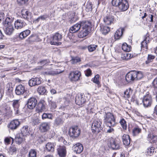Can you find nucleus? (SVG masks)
Here are the masks:
<instances>
[{"mask_svg": "<svg viewBox=\"0 0 157 157\" xmlns=\"http://www.w3.org/2000/svg\"><path fill=\"white\" fill-rule=\"evenodd\" d=\"M151 40V39L149 37L148 34H147L145 35L143 41L141 42V49L147 51V44Z\"/></svg>", "mask_w": 157, "mask_h": 157, "instance_id": "14", "label": "nucleus"}, {"mask_svg": "<svg viewBox=\"0 0 157 157\" xmlns=\"http://www.w3.org/2000/svg\"><path fill=\"white\" fill-rule=\"evenodd\" d=\"M20 123L18 120H14L11 121L8 125L9 129L12 130L16 129L19 126Z\"/></svg>", "mask_w": 157, "mask_h": 157, "instance_id": "15", "label": "nucleus"}, {"mask_svg": "<svg viewBox=\"0 0 157 157\" xmlns=\"http://www.w3.org/2000/svg\"><path fill=\"white\" fill-rule=\"evenodd\" d=\"M63 71H61L59 69L53 70L50 69L44 72V74L46 75H54L60 74L63 72Z\"/></svg>", "mask_w": 157, "mask_h": 157, "instance_id": "25", "label": "nucleus"}, {"mask_svg": "<svg viewBox=\"0 0 157 157\" xmlns=\"http://www.w3.org/2000/svg\"><path fill=\"white\" fill-rule=\"evenodd\" d=\"M24 136L21 134H19L17 135L15 140L18 144H21L23 142L24 140Z\"/></svg>", "mask_w": 157, "mask_h": 157, "instance_id": "36", "label": "nucleus"}, {"mask_svg": "<svg viewBox=\"0 0 157 157\" xmlns=\"http://www.w3.org/2000/svg\"><path fill=\"white\" fill-rule=\"evenodd\" d=\"M38 92L40 94L43 95L46 92V90L44 86H39L38 88Z\"/></svg>", "mask_w": 157, "mask_h": 157, "instance_id": "43", "label": "nucleus"}, {"mask_svg": "<svg viewBox=\"0 0 157 157\" xmlns=\"http://www.w3.org/2000/svg\"><path fill=\"white\" fill-rule=\"evenodd\" d=\"M124 30V28H120L116 31L114 35L116 40L120 39L121 38Z\"/></svg>", "mask_w": 157, "mask_h": 157, "instance_id": "26", "label": "nucleus"}, {"mask_svg": "<svg viewBox=\"0 0 157 157\" xmlns=\"http://www.w3.org/2000/svg\"><path fill=\"white\" fill-rule=\"evenodd\" d=\"M86 97L84 94H78L75 97V102L76 104L80 105L86 101Z\"/></svg>", "mask_w": 157, "mask_h": 157, "instance_id": "12", "label": "nucleus"}, {"mask_svg": "<svg viewBox=\"0 0 157 157\" xmlns=\"http://www.w3.org/2000/svg\"><path fill=\"white\" fill-rule=\"evenodd\" d=\"M50 128L49 123L44 122L42 123L40 126V129L42 132H46L48 131Z\"/></svg>", "mask_w": 157, "mask_h": 157, "instance_id": "29", "label": "nucleus"}, {"mask_svg": "<svg viewBox=\"0 0 157 157\" xmlns=\"http://www.w3.org/2000/svg\"><path fill=\"white\" fill-rule=\"evenodd\" d=\"M132 90L131 88L126 90L124 92L125 96L127 98H129L132 94Z\"/></svg>", "mask_w": 157, "mask_h": 157, "instance_id": "44", "label": "nucleus"}, {"mask_svg": "<svg viewBox=\"0 0 157 157\" xmlns=\"http://www.w3.org/2000/svg\"><path fill=\"white\" fill-rule=\"evenodd\" d=\"M85 75L87 77L90 76L92 74V71L89 68L85 70L84 71Z\"/></svg>", "mask_w": 157, "mask_h": 157, "instance_id": "56", "label": "nucleus"}, {"mask_svg": "<svg viewBox=\"0 0 157 157\" xmlns=\"http://www.w3.org/2000/svg\"><path fill=\"white\" fill-rule=\"evenodd\" d=\"M62 38V35L58 33H56L51 37L50 44L51 45H60L61 43L60 42Z\"/></svg>", "mask_w": 157, "mask_h": 157, "instance_id": "7", "label": "nucleus"}, {"mask_svg": "<svg viewBox=\"0 0 157 157\" xmlns=\"http://www.w3.org/2000/svg\"><path fill=\"white\" fill-rule=\"evenodd\" d=\"M83 22H84V21H80L79 23H77L74 25V27L75 28V30H76L77 31H78L80 28L82 27V24Z\"/></svg>", "mask_w": 157, "mask_h": 157, "instance_id": "50", "label": "nucleus"}, {"mask_svg": "<svg viewBox=\"0 0 157 157\" xmlns=\"http://www.w3.org/2000/svg\"><path fill=\"white\" fill-rule=\"evenodd\" d=\"M156 17V15L155 13H153L152 14H149L147 16V18L150 19V21L153 22L154 21V18Z\"/></svg>", "mask_w": 157, "mask_h": 157, "instance_id": "53", "label": "nucleus"}, {"mask_svg": "<svg viewBox=\"0 0 157 157\" xmlns=\"http://www.w3.org/2000/svg\"><path fill=\"white\" fill-rule=\"evenodd\" d=\"M147 140L151 143H157V136L150 133L148 134Z\"/></svg>", "mask_w": 157, "mask_h": 157, "instance_id": "27", "label": "nucleus"}, {"mask_svg": "<svg viewBox=\"0 0 157 157\" xmlns=\"http://www.w3.org/2000/svg\"><path fill=\"white\" fill-rule=\"evenodd\" d=\"M80 133V129L77 126H74L71 127L69 131V134L71 137L76 138Z\"/></svg>", "mask_w": 157, "mask_h": 157, "instance_id": "9", "label": "nucleus"}, {"mask_svg": "<svg viewBox=\"0 0 157 157\" xmlns=\"http://www.w3.org/2000/svg\"><path fill=\"white\" fill-rule=\"evenodd\" d=\"M36 152L35 150L31 149L29 153V157H36Z\"/></svg>", "mask_w": 157, "mask_h": 157, "instance_id": "49", "label": "nucleus"}, {"mask_svg": "<svg viewBox=\"0 0 157 157\" xmlns=\"http://www.w3.org/2000/svg\"><path fill=\"white\" fill-rule=\"evenodd\" d=\"M41 82L40 78L38 77L32 78L28 82L29 85L31 87L40 84Z\"/></svg>", "mask_w": 157, "mask_h": 157, "instance_id": "16", "label": "nucleus"}, {"mask_svg": "<svg viewBox=\"0 0 157 157\" xmlns=\"http://www.w3.org/2000/svg\"><path fill=\"white\" fill-rule=\"evenodd\" d=\"M97 46V45L92 44L88 46L87 48L89 52H92L96 49Z\"/></svg>", "mask_w": 157, "mask_h": 157, "instance_id": "51", "label": "nucleus"}, {"mask_svg": "<svg viewBox=\"0 0 157 157\" xmlns=\"http://www.w3.org/2000/svg\"><path fill=\"white\" fill-rule=\"evenodd\" d=\"M103 20L106 24L110 25L113 22V16L111 14L107 15L104 17Z\"/></svg>", "mask_w": 157, "mask_h": 157, "instance_id": "22", "label": "nucleus"}, {"mask_svg": "<svg viewBox=\"0 0 157 157\" xmlns=\"http://www.w3.org/2000/svg\"><path fill=\"white\" fill-rule=\"evenodd\" d=\"M99 75L98 74L95 75L94 78L92 79L93 82L98 85V87H100V82L99 81Z\"/></svg>", "mask_w": 157, "mask_h": 157, "instance_id": "38", "label": "nucleus"}, {"mask_svg": "<svg viewBox=\"0 0 157 157\" xmlns=\"http://www.w3.org/2000/svg\"><path fill=\"white\" fill-rule=\"evenodd\" d=\"M128 2L125 0H123L118 6L119 9L122 11H126L128 8Z\"/></svg>", "mask_w": 157, "mask_h": 157, "instance_id": "23", "label": "nucleus"}, {"mask_svg": "<svg viewBox=\"0 0 157 157\" xmlns=\"http://www.w3.org/2000/svg\"><path fill=\"white\" fill-rule=\"evenodd\" d=\"M42 118L43 119H44L46 118H48L50 119H52L53 118V115L51 113H44L42 115Z\"/></svg>", "mask_w": 157, "mask_h": 157, "instance_id": "41", "label": "nucleus"}, {"mask_svg": "<svg viewBox=\"0 0 157 157\" xmlns=\"http://www.w3.org/2000/svg\"><path fill=\"white\" fill-rule=\"evenodd\" d=\"M48 61L47 60H44L38 63L40 64L41 65H44L48 63Z\"/></svg>", "mask_w": 157, "mask_h": 157, "instance_id": "62", "label": "nucleus"}, {"mask_svg": "<svg viewBox=\"0 0 157 157\" xmlns=\"http://www.w3.org/2000/svg\"><path fill=\"white\" fill-rule=\"evenodd\" d=\"M155 58V56H154L148 54L147 57V60L146 61V63L148 64L150 62H152Z\"/></svg>", "mask_w": 157, "mask_h": 157, "instance_id": "48", "label": "nucleus"}, {"mask_svg": "<svg viewBox=\"0 0 157 157\" xmlns=\"http://www.w3.org/2000/svg\"><path fill=\"white\" fill-rule=\"evenodd\" d=\"M152 84L154 88H157V77L153 80Z\"/></svg>", "mask_w": 157, "mask_h": 157, "instance_id": "60", "label": "nucleus"}, {"mask_svg": "<svg viewBox=\"0 0 157 157\" xmlns=\"http://www.w3.org/2000/svg\"><path fill=\"white\" fill-rule=\"evenodd\" d=\"M46 103L44 100L40 101L38 103L36 109L38 113H41L46 110Z\"/></svg>", "mask_w": 157, "mask_h": 157, "instance_id": "17", "label": "nucleus"}, {"mask_svg": "<svg viewBox=\"0 0 157 157\" xmlns=\"http://www.w3.org/2000/svg\"><path fill=\"white\" fill-rule=\"evenodd\" d=\"M37 103V100L36 98L34 97H31L27 101V107L29 109H33L35 108Z\"/></svg>", "mask_w": 157, "mask_h": 157, "instance_id": "13", "label": "nucleus"}, {"mask_svg": "<svg viewBox=\"0 0 157 157\" xmlns=\"http://www.w3.org/2000/svg\"><path fill=\"white\" fill-rule=\"evenodd\" d=\"M69 31L71 33H75L77 32L76 30H75V27H74V25L70 28L69 29Z\"/></svg>", "mask_w": 157, "mask_h": 157, "instance_id": "59", "label": "nucleus"}, {"mask_svg": "<svg viewBox=\"0 0 157 157\" xmlns=\"http://www.w3.org/2000/svg\"><path fill=\"white\" fill-rule=\"evenodd\" d=\"M12 105L15 115H19L21 114L20 109V100H14L12 101Z\"/></svg>", "mask_w": 157, "mask_h": 157, "instance_id": "10", "label": "nucleus"}, {"mask_svg": "<svg viewBox=\"0 0 157 157\" xmlns=\"http://www.w3.org/2000/svg\"><path fill=\"white\" fill-rule=\"evenodd\" d=\"M123 144L126 146H128L130 144V138L129 136L127 134H124L122 136Z\"/></svg>", "mask_w": 157, "mask_h": 157, "instance_id": "32", "label": "nucleus"}, {"mask_svg": "<svg viewBox=\"0 0 157 157\" xmlns=\"http://www.w3.org/2000/svg\"><path fill=\"white\" fill-rule=\"evenodd\" d=\"M81 61L80 58L78 57H72L71 60V62L72 64H75L78 63Z\"/></svg>", "mask_w": 157, "mask_h": 157, "instance_id": "45", "label": "nucleus"}, {"mask_svg": "<svg viewBox=\"0 0 157 157\" xmlns=\"http://www.w3.org/2000/svg\"><path fill=\"white\" fill-rule=\"evenodd\" d=\"M81 73L78 71H71L69 75V78L72 81H76L80 79Z\"/></svg>", "mask_w": 157, "mask_h": 157, "instance_id": "11", "label": "nucleus"}, {"mask_svg": "<svg viewBox=\"0 0 157 157\" xmlns=\"http://www.w3.org/2000/svg\"><path fill=\"white\" fill-rule=\"evenodd\" d=\"M143 103L145 107H150L152 103V99L151 96L149 92L147 93L143 98Z\"/></svg>", "mask_w": 157, "mask_h": 157, "instance_id": "8", "label": "nucleus"}, {"mask_svg": "<svg viewBox=\"0 0 157 157\" xmlns=\"http://www.w3.org/2000/svg\"><path fill=\"white\" fill-rule=\"evenodd\" d=\"M49 103L51 105V109L53 110L56 107V105L55 102L53 101H50Z\"/></svg>", "mask_w": 157, "mask_h": 157, "instance_id": "54", "label": "nucleus"}, {"mask_svg": "<svg viewBox=\"0 0 157 157\" xmlns=\"http://www.w3.org/2000/svg\"><path fill=\"white\" fill-rule=\"evenodd\" d=\"M31 123L34 125H37L39 123V120L37 118H32Z\"/></svg>", "mask_w": 157, "mask_h": 157, "instance_id": "55", "label": "nucleus"}, {"mask_svg": "<svg viewBox=\"0 0 157 157\" xmlns=\"http://www.w3.org/2000/svg\"><path fill=\"white\" fill-rule=\"evenodd\" d=\"M56 145V144L55 143H48L46 144V149L48 151L53 152L54 151Z\"/></svg>", "mask_w": 157, "mask_h": 157, "instance_id": "30", "label": "nucleus"}, {"mask_svg": "<svg viewBox=\"0 0 157 157\" xmlns=\"http://www.w3.org/2000/svg\"><path fill=\"white\" fill-rule=\"evenodd\" d=\"M29 0H17V2L20 5H23L25 3Z\"/></svg>", "mask_w": 157, "mask_h": 157, "instance_id": "57", "label": "nucleus"}, {"mask_svg": "<svg viewBox=\"0 0 157 157\" xmlns=\"http://www.w3.org/2000/svg\"><path fill=\"white\" fill-rule=\"evenodd\" d=\"M30 33L31 31L27 29L24 30L19 34V38L21 40L25 39Z\"/></svg>", "mask_w": 157, "mask_h": 157, "instance_id": "31", "label": "nucleus"}, {"mask_svg": "<svg viewBox=\"0 0 157 157\" xmlns=\"http://www.w3.org/2000/svg\"><path fill=\"white\" fill-rule=\"evenodd\" d=\"M13 18L11 16L7 17L3 22L4 26L6 28L4 29L5 34L8 35H11L13 33L14 29L11 23L13 20Z\"/></svg>", "mask_w": 157, "mask_h": 157, "instance_id": "2", "label": "nucleus"}, {"mask_svg": "<svg viewBox=\"0 0 157 157\" xmlns=\"http://www.w3.org/2000/svg\"><path fill=\"white\" fill-rule=\"evenodd\" d=\"M4 17V14L3 13L0 12V22L2 19H3Z\"/></svg>", "mask_w": 157, "mask_h": 157, "instance_id": "64", "label": "nucleus"}, {"mask_svg": "<svg viewBox=\"0 0 157 157\" xmlns=\"http://www.w3.org/2000/svg\"><path fill=\"white\" fill-rule=\"evenodd\" d=\"M106 141L109 147L113 149L117 150L120 148V141L114 139L112 137H109L106 140Z\"/></svg>", "mask_w": 157, "mask_h": 157, "instance_id": "6", "label": "nucleus"}, {"mask_svg": "<svg viewBox=\"0 0 157 157\" xmlns=\"http://www.w3.org/2000/svg\"><path fill=\"white\" fill-rule=\"evenodd\" d=\"M22 17L27 20L30 19L31 13L26 9H23L21 12Z\"/></svg>", "mask_w": 157, "mask_h": 157, "instance_id": "24", "label": "nucleus"}, {"mask_svg": "<svg viewBox=\"0 0 157 157\" xmlns=\"http://www.w3.org/2000/svg\"><path fill=\"white\" fill-rule=\"evenodd\" d=\"M26 25V23L24 21L18 19L15 21L14 26L17 29H21Z\"/></svg>", "mask_w": 157, "mask_h": 157, "instance_id": "19", "label": "nucleus"}, {"mask_svg": "<svg viewBox=\"0 0 157 157\" xmlns=\"http://www.w3.org/2000/svg\"><path fill=\"white\" fill-rule=\"evenodd\" d=\"M82 30L79 33L78 36L80 38H83L87 36L91 31V23L88 21H84L82 23Z\"/></svg>", "mask_w": 157, "mask_h": 157, "instance_id": "4", "label": "nucleus"}, {"mask_svg": "<svg viewBox=\"0 0 157 157\" xmlns=\"http://www.w3.org/2000/svg\"><path fill=\"white\" fill-rule=\"evenodd\" d=\"M103 121L108 127H114L116 123L113 115L110 112H105L104 115Z\"/></svg>", "mask_w": 157, "mask_h": 157, "instance_id": "3", "label": "nucleus"}, {"mask_svg": "<svg viewBox=\"0 0 157 157\" xmlns=\"http://www.w3.org/2000/svg\"><path fill=\"white\" fill-rule=\"evenodd\" d=\"M92 10L91 3L89 2L87 3L86 10L88 12L91 11Z\"/></svg>", "mask_w": 157, "mask_h": 157, "instance_id": "52", "label": "nucleus"}, {"mask_svg": "<svg viewBox=\"0 0 157 157\" xmlns=\"http://www.w3.org/2000/svg\"><path fill=\"white\" fill-rule=\"evenodd\" d=\"M109 128L106 131V132L107 133H112L114 131V130L113 128H112L113 127H109Z\"/></svg>", "mask_w": 157, "mask_h": 157, "instance_id": "61", "label": "nucleus"}, {"mask_svg": "<svg viewBox=\"0 0 157 157\" xmlns=\"http://www.w3.org/2000/svg\"><path fill=\"white\" fill-rule=\"evenodd\" d=\"M58 154L60 157H65L66 155V148L64 146H60L57 149Z\"/></svg>", "mask_w": 157, "mask_h": 157, "instance_id": "28", "label": "nucleus"}, {"mask_svg": "<svg viewBox=\"0 0 157 157\" xmlns=\"http://www.w3.org/2000/svg\"><path fill=\"white\" fill-rule=\"evenodd\" d=\"M119 123L123 129L125 130L127 129V125L126 122L124 119H121L119 121Z\"/></svg>", "mask_w": 157, "mask_h": 157, "instance_id": "42", "label": "nucleus"}, {"mask_svg": "<svg viewBox=\"0 0 157 157\" xmlns=\"http://www.w3.org/2000/svg\"><path fill=\"white\" fill-rule=\"evenodd\" d=\"M15 91L17 95H20L23 94L26 90L24 86L21 84L17 86Z\"/></svg>", "mask_w": 157, "mask_h": 157, "instance_id": "20", "label": "nucleus"}, {"mask_svg": "<svg viewBox=\"0 0 157 157\" xmlns=\"http://www.w3.org/2000/svg\"><path fill=\"white\" fill-rule=\"evenodd\" d=\"M122 50L126 52H129L131 50V47L130 46L128 45L126 43H123L122 46Z\"/></svg>", "mask_w": 157, "mask_h": 157, "instance_id": "39", "label": "nucleus"}, {"mask_svg": "<svg viewBox=\"0 0 157 157\" xmlns=\"http://www.w3.org/2000/svg\"><path fill=\"white\" fill-rule=\"evenodd\" d=\"M10 59V60H12V63H13L14 62V59H13L12 57H10V58H7L6 57H4L3 56H0V59Z\"/></svg>", "mask_w": 157, "mask_h": 157, "instance_id": "63", "label": "nucleus"}, {"mask_svg": "<svg viewBox=\"0 0 157 157\" xmlns=\"http://www.w3.org/2000/svg\"><path fill=\"white\" fill-rule=\"evenodd\" d=\"M123 0H112V4L113 6L118 7Z\"/></svg>", "mask_w": 157, "mask_h": 157, "instance_id": "47", "label": "nucleus"}, {"mask_svg": "<svg viewBox=\"0 0 157 157\" xmlns=\"http://www.w3.org/2000/svg\"><path fill=\"white\" fill-rule=\"evenodd\" d=\"M132 135L134 136L138 135L141 132L142 129L138 126L133 127L132 129Z\"/></svg>", "mask_w": 157, "mask_h": 157, "instance_id": "33", "label": "nucleus"}, {"mask_svg": "<svg viewBox=\"0 0 157 157\" xmlns=\"http://www.w3.org/2000/svg\"><path fill=\"white\" fill-rule=\"evenodd\" d=\"M63 122V120L60 117H57L55 120V124L58 125L62 124Z\"/></svg>", "mask_w": 157, "mask_h": 157, "instance_id": "46", "label": "nucleus"}, {"mask_svg": "<svg viewBox=\"0 0 157 157\" xmlns=\"http://www.w3.org/2000/svg\"><path fill=\"white\" fill-rule=\"evenodd\" d=\"M133 55L129 53H125L122 54L121 58L123 59L128 60L132 58Z\"/></svg>", "mask_w": 157, "mask_h": 157, "instance_id": "37", "label": "nucleus"}, {"mask_svg": "<svg viewBox=\"0 0 157 157\" xmlns=\"http://www.w3.org/2000/svg\"><path fill=\"white\" fill-rule=\"evenodd\" d=\"M48 17V15L47 14L42 15L37 18L34 19L33 20V22L35 24L39 22L41 23L43 21L46 20Z\"/></svg>", "mask_w": 157, "mask_h": 157, "instance_id": "18", "label": "nucleus"}, {"mask_svg": "<svg viewBox=\"0 0 157 157\" xmlns=\"http://www.w3.org/2000/svg\"><path fill=\"white\" fill-rule=\"evenodd\" d=\"M100 27L101 32L105 35L107 34L110 31V28L107 26L102 25Z\"/></svg>", "mask_w": 157, "mask_h": 157, "instance_id": "34", "label": "nucleus"}, {"mask_svg": "<svg viewBox=\"0 0 157 157\" xmlns=\"http://www.w3.org/2000/svg\"><path fill=\"white\" fill-rule=\"evenodd\" d=\"M102 121L99 119L94 120L91 125V130L94 133H98L102 130Z\"/></svg>", "mask_w": 157, "mask_h": 157, "instance_id": "5", "label": "nucleus"}, {"mask_svg": "<svg viewBox=\"0 0 157 157\" xmlns=\"http://www.w3.org/2000/svg\"><path fill=\"white\" fill-rule=\"evenodd\" d=\"M23 136H25L29 134V131L27 126H24L21 130V132L20 133Z\"/></svg>", "mask_w": 157, "mask_h": 157, "instance_id": "35", "label": "nucleus"}, {"mask_svg": "<svg viewBox=\"0 0 157 157\" xmlns=\"http://www.w3.org/2000/svg\"><path fill=\"white\" fill-rule=\"evenodd\" d=\"M83 147L82 144L79 143H77L74 145L73 149L75 153L76 154L80 153L83 150Z\"/></svg>", "mask_w": 157, "mask_h": 157, "instance_id": "21", "label": "nucleus"}, {"mask_svg": "<svg viewBox=\"0 0 157 157\" xmlns=\"http://www.w3.org/2000/svg\"><path fill=\"white\" fill-rule=\"evenodd\" d=\"M143 76V74L141 71H132L126 74L125 79L127 82H129L134 80H140Z\"/></svg>", "mask_w": 157, "mask_h": 157, "instance_id": "1", "label": "nucleus"}, {"mask_svg": "<svg viewBox=\"0 0 157 157\" xmlns=\"http://www.w3.org/2000/svg\"><path fill=\"white\" fill-rule=\"evenodd\" d=\"M155 149V147H148L147 151V155L150 156L152 155L154 152Z\"/></svg>", "mask_w": 157, "mask_h": 157, "instance_id": "40", "label": "nucleus"}, {"mask_svg": "<svg viewBox=\"0 0 157 157\" xmlns=\"http://www.w3.org/2000/svg\"><path fill=\"white\" fill-rule=\"evenodd\" d=\"M16 149L14 146H11L10 148V151L12 153H13L14 152H16Z\"/></svg>", "mask_w": 157, "mask_h": 157, "instance_id": "58", "label": "nucleus"}]
</instances>
